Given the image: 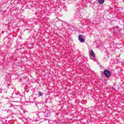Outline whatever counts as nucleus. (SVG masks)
Wrapping results in <instances>:
<instances>
[{
    "label": "nucleus",
    "instance_id": "nucleus-1",
    "mask_svg": "<svg viewBox=\"0 0 124 124\" xmlns=\"http://www.w3.org/2000/svg\"><path fill=\"white\" fill-rule=\"evenodd\" d=\"M104 74L105 75L107 78H109L111 76V71L108 70H105L104 71Z\"/></svg>",
    "mask_w": 124,
    "mask_h": 124
},
{
    "label": "nucleus",
    "instance_id": "nucleus-2",
    "mask_svg": "<svg viewBox=\"0 0 124 124\" xmlns=\"http://www.w3.org/2000/svg\"><path fill=\"white\" fill-rule=\"evenodd\" d=\"M78 40H79V41L82 43H85V40L83 38V35H82V34H79Z\"/></svg>",
    "mask_w": 124,
    "mask_h": 124
},
{
    "label": "nucleus",
    "instance_id": "nucleus-3",
    "mask_svg": "<svg viewBox=\"0 0 124 124\" xmlns=\"http://www.w3.org/2000/svg\"><path fill=\"white\" fill-rule=\"evenodd\" d=\"M89 54L92 57H93V58H95V55H94V52H93V50H90V51L89 52Z\"/></svg>",
    "mask_w": 124,
    "mask_h": 124
},
{
    "label": "nucleus",
    "instance_id": "nucleus-4",
    "mask_svg": "<svg viewBox=\"0 0 124 124\" xmlns=\"http://www.w3.org/2000/svg\"><path fill=\"white\" fill-rule=\"evenodd\" d=\"M98 3L99 4H103L104 3V0H98Z\"/></svg>",
    "mask_w": 124,
    "mask_h": 124
},
{
    "label": "nucleus",
    "instance_id": "nucleus-5",
    "mask_svg": "<svg viewBox=\"0 0 124 124\" xmlns=\"http://www.w3.org/2000/svg\"><path fill=\"white\" fill-rule=\"evenodd\" d=\"M38 95H39V96H42V95H43V94L42 93L39 92Z\"/></svg>",
    "mask_w": 124,
    "mask_h": 124
},
{
    "label": "nucleus",
    "instance_id": "nucleus-6",
    "mask_svg": "<svg viewBox=\"0 0 124 124\" xmlns=\"http://www.w3.org/2000/svg\"><path fill=\"white\" fill-rule=\"evenodd\" d=\"M11 111H10V110H8V111H7V113H11Z\"/></svg>",
    "mask_w": 124,
    "mask_h": 124
}]
</instances>
